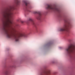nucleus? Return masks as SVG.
<instances>
[{
    "mask_svg": "<svg viewBox=\"0 0 75 75\" xmlns=\"http://www.w3.org/2000/svg\"><path fill=\"white\" fill-rule=\"evenodd\" d=\"M24 3L25 4L26 6H27V5H28V3H27V2L26 1H24Z\"/></svg>",
    "mask_w": 75,
    "mask_h": 75,
    "instance_id": "obj_7",
    "label": "nucleus"
},
{
    "mask_svg": "<svg viewBox=\"0 0 75 75\" xmlns=\"http://www.w3.org/2000/svg\"><path fill=\"white\" fill-rule=\"evenodd\" d=\"M20 3V1H18L17 3V4L18 5H19Z\"/></svg>",
    "mask_w": 75,
    "mask_h": 75,
    "instance_id": "obj_8",
    "label": "nucleus"
},
{
    "mask_svg": "<svg viewBox=\"0 0 75 75\" xmlns=\"http://www.w3.org/2000/svg\"><path fill=\"white\" fill-rule=\"evenodd\" d=\"M46 8L48 10H54L57 11L59 13L60 12V9L59 8H57L56 6H54L51 5H48L47 6Z\"/></svg>",
    "mask_w": 75,
    "mask_h": 75,
    "instance_id": "obj_3",
    "label": "nucleus"
},
{
    "mask_svg": "<svg viewBox=\"0 0 75 75\" xmlns=\"http://www.w3.org/2000/svg\"><path fill=\"white\" fill-rule=\"evenodd\" d=\"M21 23H24V21H21Z\"/></svg>",
    "mask_w": 75,
    "mask_h": 75,
    "instance_id": "obj_9",
    "label": "nucleus"
},
{
    "mask_svg": "<svg viewBox=\"0 0 75 75\" xmlns=\"http://www.w3.org/2000/svg\"><path fill=\"white\" fill-rule=\"evenodd\" d=\"M8 73V72L6 71V74H7Z\"/></svg>",
    "mask_w": 75,
    "mask_h": 75,
    "instance_id": "obj_10",
    "label": "nucleus"
},
{
    "mask_svg": "<svg viewBox=\"0 0 75 75\" xmlns=\"http://www.w3.org/2000/svg\"><path fill=\"white\" fill-rule=\"evenodd\" d=\"M65 22L67 23V21L65 20Z\"/></svg>",
    "mask_w": 75,
    "mask_h": 75,
    "instance_id": "obj_11",
    "label": "nucleus"
},
{
    "mask_svg": "<svg viewBox=\"0 0 75 75\" xmlns=\"http://www.w3.org/2000/svg\"><path fill=\"white\" fill-rule=\"evenodd\" d=\"M72 25L69 22L67 24H64L62 28H60L59 29V31H67V32H69V28L71 27Z\"/></svg>",
    "mask_w": 75,
    "mask_h": 75,
    "instance_id": "obj_2",
    "label": "nucleus"
},
{
    "mask_svg": "<svg viewBox=\"0 0 75 75\" xmlns=\"http://www.w3.org/2000/svg\"><path fill=\"white\" fill-rule=\"evenodd\" d=\"M15 9L14 6H11L6 8L4 12L3 16L5 19L2 21V30L8 38H14L16 41H19L20 37H26V35L17 31H12L13 30V28L11 26L13 23L10 20L13 17L14 13L12 11Z\"/></svg>",
    "mask_w": 75,
    "mask_h": 75,
    "instance_id": "obj_1",
    "label": "nucleus"
},
{
    "mask_svg": "<svg viewBox=\"0 0 75 75\" xmlns=\"http://www.w3.org/2000/svg\"><path fill=\"white\" fill-rule=\"evenodd\" d=\"M41 75H50V71L45 72L41 74Z\"/></svg>",
    "mask_w": 75,
    "mask_h": 75,
    "instance_id": "obj_6",
    "label": "nucleus"
},
{
    "mask_svg": "<svg viewBox=\"0 0 75 75\" xmlns=\"http://www.w3.org/2000/svg\"><path fill=\"white\" fill-rule=\"evenodd\" d=\"M37 13L38 14L39 16L37 18V19L38 20H40L41 19V12H37Z\"/></svg>",
    "mask_w": 75,
    "mask_h": 75,
    "instance_id": "obj_5",
    "label": "nucleus"
},
{
    "mask_svg": "<svg viewBox=\"0 0 75 75\" xmlns=\"http://www.w3.org/2000/svg\"><path fill=\"white\" fill-rule=\"evenodd\" d=\"M30 22H31L33 24H34V21L31 18H30L28 20H27V23H29Z\"/></svg>",
    "mask_w": 75,
    "mask_h": 75,
    "instance_id": "obj_4",
    "label": "nucleus"
}]
</instances>
